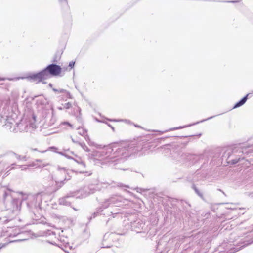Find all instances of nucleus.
Wrapping results in <instances>:
<instances>
[{"label": "nucleus", "mask_w": 253, "mask_h": 253, "mask_svg": "<svg viewBox=\"0 0 253 253\" xmlns=\"http://www.w3.org/2000/svg\"><path fill=\"white\" fill-rule=\"evenodd\" d=\"M70 179V177L69 176L68 178L67 177H65L64 179L63 180L61 181H58L56 180H55V187H54L53 189V192H56L59 189H60L61 188H62L64 185L66 183V182Z\"/></svg>", "instance_id": "nucleus-14"}, {"label": "nucleus", "mask_w": 253, "mask_h": 253, "mask_svg": "<svg viewBox=\"0 0 253 253\" xmlns=\"http://www.w3.org/2000/svg\"><path fill=\"white\" fill-rule=\"evenodd\" d=\"M71 106V103H66V106H65V107H66V108H69Z\"/></svg>", "instance_id": "nucleus-43"}, {"label": "nucleus", "mask_w": 253, "mask_h": 253, "mask_svg": "<svg viewBox=\"0 0 253 253\" xmlns=\"http://www.w3.org/2000/svg\"><path fill=\"white\" fill-rule=\"evenodd\" d=\"M251 95V93H248L244 97H243L240 100L237 102L233 107V109L238 108L244 105L247 101L248 96Z\"/></svg>", "instance_id": "nucleus-18"}, {"label": "nucleus", "mask_w": 253, "mask_h": 253, "mask_svg": "<svg viewBox=\"0 0 253 253\" xmlns=\"http://www.w3.org/2000/svg\"><path fill=\"white\" fill-rule=\"evenodd\" d=\"M6 155V154H0V159L4 157Z\"/></svg>", "instance_id": "nucleus-49"}, {"label": "nucleus", "mask_w": 253, "mask_h": 253, "mask_svg": "<svg viewBox=\"0 0 253 253\" xmlns=\"http://www.w3.org/2000/svg\"><path fill=\"white\" fill-rule=\"evenodd\" d=\"M75 161H76L77 163H78L79 164L81 165V166H82L84 168H85L86 165H85V163L83 161L81 158H79L78 159H74L73 158V159Z\"/></svg>", "instance_id": "nucleus-30"}, {"label": "nucleus", "mask_w": 253, "mask_h": 253, "mask_svg": "<svg viewBox=\"0 0 253 253\" xmlns=\"http://www.w3.org/2000/svg\"><path fill=\"white\" fill-rule=\"evenodd\" d=\"M63 3H65L67 6H68V0H63Z\"/></svg>", "instance_id": "nucleus-47"}, {"label": "nucleus", "mask_w": 253, "mask_h": 253, "mask_svg": "<svg viewBox=\"0 0 253 253\" xmlns=\"http://www.w3.org/2000/svg\"><path fill=\"white\" fill-rule=\"evenodd\" d=\"M49 149L54 150V151L56 152V153L59 154L62 156H65V157L69 159H73V157L71 155H74L75 156H77V155L74 154L73 151H70L69 149L64 150V151L57 152L55 151L56 150H57V148H56L55 147H50L49 148Z\"/></svg>", "instance_id": "nucleus-13"}, {"label": "nucleus", "mask_w": 253, "mask_h": 253, "mask_svg": "<svg viewBox=\"0 0 253 253\" xmlns=\"http://www.w3.org/2000/svg\"><path fill=\"white\" fill-rule=\"evenodd\" d=\"M135 147L129 143H113L102 149L93 152L92 156L96 164L107 165L116 169L126 170L121 165L126 158L135 152Z\"/></svg>", "instance_id": "nucleus-1"}, {"label": "nucleus", "mask_w": 253, "mask_h": 253, "mask_svg": "<svg viewBox=\"0 0 253 253\" xmlns=\"http://www.w3.org/2000/svg\"><path fill=\"white\" fill-rule=\"evenodd\" d=\"M217 115H215V116H212L210 117H209V118H208L207 119L202 120L200 121L196 122L195 123H193V124L189 125H188L187 126H180L179 127H175L171 128L169 129V130H166V131H164L163 132H168V131H173V130H177V129H181V128H184V127H187V126H192V125H196V124H199L200 123H202V122H205L206 121H207V120H209L210 119H212V118H213L214 117H215Z\"/></svg>", "instance_id": "nucleus-15"}, {"label": "nucleus", "mask_w": 253, "mask_h": 253, "mask_svg": "<svg viewBox=\"0 0 253 253\" xmlns=\"http://www.w3.org/2000/svg\"><path fill=\"white\" fill-rule=\"evenodd\" d=\"M238 2V1H228V2H231V3H235V2Z\"/></svg>", "instance_id": "nucleus-53"}, {"label": "nucleus", "mask_w": 253, "mask_h": 253, "mask_svg": "<svg viewBox=\"0 0 253 253\" xmlns=\"http://www.w3.org/2000/svg\"><path fill=\"white\" fill-rule=\"evenodd\" d=\"M79 145L86 152H89L90 150L89 148L86 146L84 142L83 143H79Z\"/></svg>", "instance_id": "nucleus-32"}, {"label": "nucleus", "mask_w": 253, "mask_h": 253, "mask_svg": "<svg viewBox=\"0 0 253 253\" xmlns=\"http://www.w3.org/2000/svg\"><path fill=\"white\" fill-rule=\"evenodd\" d=\"M228 209H234L233 208L231 207H227Z\"/></svg>", "instance_id": "nucleus-58"}, {"label": "nucleus", "mask_w": 253, "mask_h": 253, "mask_svg": "<svg viewBox=\"0 0 253 253\" xmlns=\"http://www.w3.org/2000/svg\"><path fill=\"white\" fill-rule=\"evenodd\" d=\"M36 161L37 162H42V160H41V159H37Z\"/></svg>", "instance_id": "nucleus-54"}, {"label": "nucleus", "mask_w": 253, "mask_h": 253, "mask_svg": "<svg viewBox=\"0 0 253 253\" xmlns=\"http://www.w3.org/2000/svg\"><path fill=\"white\" fill-rule=\"evenodd\" d=\"M6 79H7V80H8L9 81L12 80V79H10V78L6 79L5 78H0V81H5Z\"/></svg>", "instance_id": "nucleus-42"}, {"label": "nucleus", "mask_w": 253, "mask_h": 253, "mask_svg": "<svg viewBox=\"0 0 253 253\" xmlns=\"http://www.w3.org/2000/svg\"><path fill=\"white\" fill-rule=\"evenodd\" d=\"M30 150L31 151H38L40 153H45V152H46L47 151V150H38L37 148H30Z\"/></svg>", "instance_id": "nucleus-36"}, {"label": "nucleus", "mask_w": 253, "mask_h": 253, "mask_svg": "<svg viewBox=\"0 0 253 253\" xmlns=\"http://www.w3.org/2000/svg\"><path fill=\"white\" fill-rule=\"evenodd\" d=\"M184 206L187 209V211L186 212H188V211L190 209V207H191L189 203H188L187 202H185V203L184 204Z\"/></svg>", "instance_id": "nucleus-34"}, {"label": "nucleus", "mask_w": 253, "mask_h": 253, "mask_svg": "<svg viewBox=\"0 0 253 253\" xmlns=\"http://www.w3.org/2000/svg\"><path fill=\"white\" fill-rule=\"evenodd\" d=\"M21 167V166H18V168H20Z\"/></svg>", "instance_id": "nucleus-63"}, {"label": "nucleus", "mask_w": 253, "mask_h": 253, "mask_svg": "<svg viewBox=\"0 0 253 253\" xmlns=\"http://www.w3.org/2000/svg\"><path fill=\"white\" fill-rule=\"evenodd\" d=\"M72 141L73 143H76V144H79V143H80V142H78V141H77L76 140H75L73 138H72Z\"/></svg>", "instance_id": "nucleus-46"}, {"label": "nucleus", "mask_w": 253, "mask_h": 253, "mask_svg": "<svg viewBox=\"0 0 253 253\" xmlns=\"http://www.w3.org/2000/svg\"><path fill=\"white\" fill-rule=\"evenodd\" d=\"M128 203L129 201L122 196L117 194L112 195L109 198L105 199L101 203V206L97 208L96 211L89 218V220H90L92 218H95L99 214L100 215H102L103 216L108 217V219L106 221V224H107L112 217H114V216L113 215L119 213V212L113 213L112 211H110L106 213L104 211V209L111 206L123 207L128 206Z\"/></svg>", "instance_id": "nucleus-2"}, {"label": "nucleus", "mask_w": 253, "mask_h": 253, "mask_svg": "<svg viewBox=\"0 0 253 253\" xmlns=\"http://www.w3.org/2000/svg\"><path fill=\"white\" fill-rule=\"evenodd\" d=\"M85 140L88 142V144H90V140L89 136L87 134V133L84 136Z\"/></svg>", "instance_id": "nucleus-37"}, {"label": "nucleus", "mask_w": 253, "mask_h": 253, "mask_svg": "<svg viewBox=\"0 0 253 253\" xmlns=\"http://www.w3.org/2000/svg\"><path fill=\"white\" fill-rule=\"evenodd\" d=\"M68 199L66 196L59 198L58 200L59 204L61 205L71 207V203L68 200Z\"/></svg>", "instance_id": "nucleus-19"}, {"label": "nucleus", "mask_w": 253, "mask_h": 253, "mask_svg": "<svg viewBox=\"0 0 253 253\" xmlns=\"http://www.w3.org/2000/svg\"><path fill=\"white\" fill-rule=\"evenodd\" d=\"M166 154L170 153L171 157L177 161H191L195 163L199 159V156L194 154L183 152L182 147L175 144H166L161 147Z\"/></svg>", "instance_id": "nucleus-4"}, {"label": "nucleus", "mask_w": 253, "mask_h": 253, "mask_svg": "<svg viewBox=\"0 0 253 253\" xmlns=\"http://www.w3.org/2000/svg\"><path fill=\"white\" fill-rule=\"evenodd\" d=\"M79 130V134L83 136L85 135L87 133V130L85 129H84L80 126L77 128Z\"/></svg>", "instance_id": "nucleus-26"}, {"label": "nucleus", "mask_w": 253, "mask_h": 253, "mask_svg": "<svg viewBox=\"0 0 253 253\" xmlns=\"http://www.w3.org/2000/svg\"><path fill=\"white\" fill-rule=\"evenodd\" d=\"M8 195V192H5L3 195L4 198H5Z\"/></svg>", "instance_id": "nucleus-45"}, {"label": "nucleus", "mask_w": 253, "mask_h": 253, "mask_svg": "<svg viewBox=\"0 0 253 253\" xmlns=\"http://www.w3.org/2000/svg\"><path fill=\"white\" fill-rule=\"evenodd\" d=\"M32 120H30L29 123L24 122L23 121L20 122L15 123L14 119L11 116H5L2 118V125L6 128L9 130L11 132L14 133L19 132H28L32 129H35L36 126L35 122L36 121V116L32 114Z\"/></svg>", "instance_id": "nucleus-3"}, {"label": "nucleus", "mask_w": 253, "mask_h": 253, "mask_svg": "<svg viewBox=\"0 0 253 253\" xmlns=\"http://www.w3.org/2000/svg\"><path fill=\"white\" fill-rule=\"evenodd\" d=\"M1 217L0 216V220H1Z\"/></svg>", "instance_id": "nucleus-64"}, {"label": "nucleus", "mask_w": 253, "mask_h": 253, "mask_svg": "<svg viewBox=\"0 0 253 253\" xmlns=\"http://www.w3.org/2000/svg\"><path fill=\"white\" fill-rule=\"evenodd\" d=\"M48 86L52 89L53 88V84L51 83L49 84Z\"/></svg>", "instance_id": "nucleus-50"}, {"label": "nucleus", "mask_w": 253, "mask_h": 253, "mask_svg": "<svg viewBox=\"0 0 253 253\" xmlns=\"http://www.w3.org/2000/svg\"><path fill=\"white\" fill-rule=\"evenodd\" d=\"M10 153L14 155L15 157L19 161H25L27 160L26 157L25 156L20 155L13 152H11Z\"/></svg>", "instance_id": "nucleus-22"}, {"label": "nucleus", "mask_w": 253, "mask_h": 253, "mask_svg": "<svg viewBox=\"0 0 253 253\" xmlns=\"http://www.w3.org/2000/svg\"><path fill=\"white\" fill-rule=\"evenodd\" d=\"M244 223H241L240 225H239V229L242 230L243 228H245V229H246V227H245L244 226Z\"/></svg>", "instance_id": "nucleus-40"}, {"label": "nucleus", "mask_w": 253, "mask_h": 253, "mask_svg": "<svg viewBox=\"0 0 253 253\" xmlns=\"http://www.w3.org/2000/svg\"><path fill=\"white\" fill-rule=\"evenodd\" d=\"M64 124H67V125H68V126H70L72 127V124H71L70 123H69V122H64Z\"/></svg>", "instance_id": "nucleus-44"}, {"label": "nucleus", "mask_w": 253, "mask_h": 253, "mask_svg": "<svg viewBox=\"0 0 253 253\" xmlns=\"http://www.w3.org/2000/svg\"><path fill=\"white\" fill-rule=\"evenodd\" d=\"M56 121V119L53 116V111L52 112V118L50 120V125H53L55 123V122Z\"/></svg>", "instance_id": "nucleus-33"}, {"label": "nucleus", "mask_w": 253, "mask_h": 253, "mask_svg": "<svg viewBox=\"0 0 253 253\" xmlns=\"http://www.w3.org/2000/svg\"><path fill=\"white\" fill-rule=\"evenodd\" d=\"M4 115H3L1 113H0V125L2 124V118Z\"/></svg>", "instance_id": "nucleus-39"}, {"label": "nucleus", "mask_w": 253, "mask_h": 253, "mask_svg": "<svg viewBox=\"0 0 253 253\" xmlns=\"http://www.w3.org/2000/svg\"><path fill=\"white\" fill-rule=\"evenodd\" d=\"M48 163L43 164H42V166H41L40 167H41L43 168V167H46V166H48Z\"/></svg>", "instance_id": "nucleus-48"}, {"label": "nucleus", "mask_w": 253, "mask_h": 253, "mask_svg": "<svg viewBox=\"0 0 253 253\" xmlns=\"http://www.w3.org/2000/svg\"><path fill=\"white\" fill-rule=\"evenodd\" d=\"M73 209L75 210V211H77L78 210L77 209H76L75 208H73Z\"/></svg>", "instance_id": "nucleus-60"}, {"label": "nucleus", "mask_w": 253, "mask_h": 253, "mask_svg": "<svg viewBox=\"0 0 253 253\" xmlns=\"http://www.w3.org/2000/svg\"><path fill=\"white\" fill-rule=\"evenodd\" d=\"M101 185H103V187L105 188H107L108 186L110 185L111 187H119L121 188H129V186L123 184L121 183H115V182H112L110 184H109L108 183H101Z\"/></svg>", "instance_id": "nucleus-17"}, {"label": "nucleus", "mask_w": 253, "mask_h": 253, "mask_svg": "<svg viewBox=\"0 0 253 253\" xmlns=\"http://www.w3.org/2000/svg\"><path fill=\"white\" fill-rule=\"evenodd\" d=\"M75 62L74 61H71L69 63V66L71 67V68H73L74 66Z\"/></svg>", "instance_id": "nucleus-38"}, {"label": "nucleus", "mask_w": 253, "mask_h": 253, "mask_svg": "<svg viewBox=\"0 0 253 253\" xmlns=\"http://www.w3.org/2000/svg\"><path fill=\"white\" fill-rule=\"evenodd\" d=\"M115 236V234L113 233H107L104 235L103 240L102 242V248H110L113 246V244L111 242H109L108 244H106L105 241L106 240H109V242L112 240L113 237Z\"/></svg>", "instance_id": "nucleus-12"}, {"label": "nucleus", "mask_w": 253, "mask_h": 253, "mask_svg": "<svg viewBox=\"0 0 253 253\" xmlns=\"http://www.w3.org/2000/svg\"><path fill=\"white\" fill-rule=\"evenodd\" d=\"M44 195V193H40L33 195L30 194L27 197V207L35 216V217H32V218L35 220H37V218L39 217L38 216L36 215V212H38L39 210H41L42 198Z\"/></svg>", "instance_id": "nucleus-7"}, {"label": "nucleus", "mask_w": 253, "mask_h": 253, "mask_svg": "<svg viewBox=\"0 0 253 253\" xmlns=\"http://www.w3.org/2000/svg\"><path fill=\"white\" fill-rule=\"evenodd\" d=\"M3 222L4 223H6V222H8V220H7V219H6V220H4Z\"/></svg>", "instance_id": "nucleus-57"}, {"label": "nucleus", "mask_w": 253, "mask_h": 253, "mask_svg": "<svg viewBox=\"0 0 253 253\" xmlns=\"http://www.w3.org/2000/svg\"><path fill=\"white\" fill-rule=\"evenodd\" d=\"M124 224L125 226H128L127 229L130 228L137 233H147L151 226L135 213L128 214L124 220Z\"/></svg>", "instance_id": "nucleus-5"}, {"label": "nucleus", "mask_w": 253, "mask_h": 253, "mask_svg": "<svg viewBox=\"0 0 253 253\" xmlns=\"http://www.w3.org/2000/svg\"><path fill=\"white\" fill-rule=\"evenodd\" d=\"M47 79L52 77L59 76L62 71V68L60 66L55 63H52L47 65L45 68L42 69Z\"/></svg>", "instance_id": "nucleus-9"}, {"label": "nucleus", "mask_w": 253, "mask_h": 253, "mask_svg": "<svg viewBox=\"0 0 253 253\" xmlns=\"http://www.w3.org/2000/svg\"><path fill=\"white\" fill-rule=\"evenodd\" d=\"M52 90L56 93H64V96L63 98H72V96L70 93L64 89H57L55 88H52Z\"/></svg>", "instance_id": "nucleus-16"}, {"label": "nucleus", "mask_w": 253, "mask_h": 253, "mask_svg": "<svg viewBox=\"0 0 253 253\" xmlns=\"http://www.w3.org/2000/svg\"><path fill=\"white\" fill-rule=\"evenodd\" d=\"M96 121L99 122H103V121H99L98 119H96Z\"/></svg>", "instance_id": "nucleus-59"}, {"label": "nucleus", "mask_w": 253, "mask_h": 253, "mask_svg": "<svg viewBox=\"0 0 253 253\" xmlns=\"http://www.w3.org/2000/svg\"><path fill=\"white\" fill-rule=\"evenodd\" d=\"M99 184L96 186L90 185L88 189H81L77 190L78 192L77 199H83L86 197L90 194H92L95 191L99 190L100 189L99 187Z\"/></svg>", "instance_id": "nucleus-11"}, {"label": "nucleus", "mask_w": 253, "mask_h": 253, "mask_svg": "<svg viewBox=\"0 0 253 253\" xmlns=\"http://www.w3.org/2000/svg\"><path fill=\"white\" fill-rule=\"evenodd\" d=\"M80 173H88V172H87V171H83H83H80Z\"/></svg>", "instance_id": "nucleus-51"}, {"label": "nucleus", "mask_w": 253, "mask_h": 253, "mask_svg": "<svg viewBox=\"0 0 253 253\" xmlns=\"http://www.w3.org/2000/svg\"><path fill=\"white\" fill-rule=\"evenodd\" d=\"M107 120L110 121H115V122L117 121V120H115V119L114 120H112V119H107Z\"/></svg>", "instance_id": "nucleus-52"}, {"label": "nucleus", "mask_w": 253, "mask_h": 253, "mask_svg": "<svg viewBox=\"0 0 253 253\" xmlns=\"http://www.w3.org/2000/svg\"><path fill=\"white\" fill-rule=\"evenodd\" d=\"M57 170L58 171H63L64 173H66V169L65 167H61L60 166H58Z\"/></svg>", "instance_id": "nucleus-35"}, {"label": "nucleus", "mask_w": 253, "mask_h": 253, "mask_svg": "<svg viewBox=\"0 0 253 253\" xmlns=\"http://www.w3.org/2000/svg\"><path fill=\"white\" fill-rule=\"evenodd\" d=\"M193 177L192 179H190V177L188 178V180L191 181V182H195L196 181L199 180V177H198V174L197 173H195L193 174Z\"/></svg>", "instance_id": "nucleus-31"}, {"label": "nucleus", "mask_w": 253, "mask_h": 253, "mask_svg": "<svg viewBox=\"0 0 253 253\" xmlns=\"http://www.w3.org/2000/svg\"><path fill=\"white\" fill-rule=\"evenodd\" d=\"M77 194L78 192L76 191H70L65 196L67 197L68 198L71 197H76L77 199Z\"/></svg>", "instance_id": "nucleus-24"}, {"label": "nucleus", "mask_w": 253, "mask_h": 253, "mask_svg": "<svg viewBox=\"0 0 253 253\" xmlns=\"http://www.w3.org/2000/svg\"><path fill=\"white\" fill-rule=\"evenodd\" d=\"M244 234H248L247 237H253V225L249 227L248 231L246 233H244Z\"/></svg>", "instance_id": "nucleus-25"}, {"label": "nucleus", "mask_w": 253, "mask_h": 253, "mask_svg": "<svg viewBox=\"0 0 253 253\" xmlns=\"http://www.w3.org/2000/svg\"><path fill=\"white\" fill-rule=\"evenodd\" d=\"M192 189L194 190L195 192L201 198L203 199V193L199 190V189L196 187L195 184H192Z\"/></svg>", "instance_id": "nucleus-23"}, {"label": "nucleus", "mask_w": 253, "mask_h": 253, "mask_svg": "<svg viewBox=\"0 0 253 253\" xmlns=\"http://www.w3.org/2000/svg\"><path fill=\"white\" fill-rule=\"evenodd\" d=\"M16 166H17L16 163H12L10 166H8L4 170L5 171H6V173L5 174L8 175L9 174L8 173L9 171L12 169H17V168L15 167Z\"/></svg>", "instance_id": "nucleus-21"}, {"label": "nucleus", "mask_w": 253, "mask_h": 253, "mask_svg": "<svg viewBox=\"0 0 253 253\" xmlns=\"http://www.w3.org/2000/svg\"><path fill=\"white\" fill-rule=\"evenodd\" d=\"M110 127L111 128V129L113 130V131H114V127L110 124H108L107 123H105Z\"/></svg>", "instance_id": "nucleus-41"}, {"label": "nucleus", "mask_w": 253, "mask_h": 253, "mask_svg": "<svg viewBox=\"0 0 253 253\" xmlns=\"http://www.w3.org/2000/svg\"><path fill=\"white\" fill-rule=\"evenodd\" d=\"M251 150L248 148L235 147L232 150L228 149L222 156V159L225 158L228 164L234 165L244 159V157H242L243 154H248L252 152Z\"/></svg>", "instance_id": "nucleus-6"}, {"label": "nucleus", "mask_w": 253, "mask_h": 253, "mask_svg": "<svg viewBox=\"0 0 253 253\" xmlns=\"http://www.w3.org/2000/svg\"><path fill=\"white\" fill-rule=\"evenodd\" d=\"M253 243V239L244 240L242 242L240 241L239 244L230 248V249L226 243H223L218 247L217 250L219 253H234Z\"/></svg>", "instance_id": "nucleus-8"}, {"label": "nucleus", "mask_w": 253, "mask_h": 253, "mask_svg": "<svg viewBox=\"0 0 253 253\" xmlns=\"http://www.w3.org/2000/svg\"><path fill=\"white\" fill-rule=\"evenodd\" d=\"M22 79H25L29 81L36 83L42 82L43 84H45L46 82H43L42 81L47 80L43 70L37 73H30L26 77H22Z\"/></svg>", "instance_id": "nucleus-10"}, {"label": "nucleus", "mask_w": 253, "mask_h": 253, "mask_svg": "<svg viewBox=\"0 0 253 253\" xmlns=\"http://www.w3.org/2000/svg\"><path fill=\"white\" fill-rule=\"evenodd\" d=\"M27 169V168L25 167L22 169V170H26Z\"/></svg>", "instance_id": "nucleus-56"}, {"label": "nucleus", "mask_w": 253, "mask_h": 253, "mask_svg": "<svg viewBox=\"0 0 253 253\" xmlns=\"http://www.w3.org/2000/svg\"><path fill=\"white\" fill-rule=\"evenodd\" d=\"M78 111L79 112V115L77 116L76 118L79 123L81 124H82L83 120L81 116V109L80 107H78L77 108Z\"/></svg>", "instance_id": "nucleus-29"}, {"label": "nucleus", "mask_w": 253, "mask_h": 253, "mask_svg": "<svg viewBox=\"0 0 253 253\" xmlns=\"http://www.w3.org/2000/svg\"><path fill=\"white\" fill-rule=\"evenodd\" d=\"M60 55L59 54V53H56L53 59H52V62H53V63H57L58 62V61L60 60Z\"/></svg>", "instance_id": "nucleus-28"}, {"label": "nucleus", "mask_w": 253, "mask_h": 253, "mask_svg": "<svg viewBox=\"0 0 253 253\" xmlns=\"http://www.w3.org/2000/svg\"><path fill=\"white\" fill-rule=\"evenodd\" d=\"M3 246L0 247V250L2 248V247Z\"/></svg>", "instance_id": "nucleus-62"}, {"label": "nucleus", "mask_w": 253, "mask_h": 253, "mask_svg": "<svg viewBox=\"0 0 253 253\" xmlns=\"http://www.w3.org/2000/svg\"><path fill=\"white\" fill-rule=\"evenodd\" d=\"M48 243H49L50 244H52V245H55V243H54V242L49 241Z\"/></svg>", "instance_id": "nucleus-55"}, {"label": "nucleus", "mask_w": 253, "mask_h": 253, "mask_svg": "<svg viewBox=\"0 0 253 253\" xmlns=\"http://www.w3.org/2000/svg\"><path fill=\"white\" fill-rule=\"evenodd\" d=\"M44 224H47L48 225H49V223H46V222H45Z\"/></svg>", "instance_id": "nucleus-61"}, {"label": "nucleus", "mask_w": 253, "mask_h": 253, "mask_svg": "<svg viewBox=\"0 0 253 253\" xmlns=\"http://www.w3.org/2000/svg\"><path fill=\"white\" fill-rule=\"evenodd\" d=\"M21 233L20 232V230L17 227H14V229L13 230V233H10L8 234L9 237H16L20 235Z\"/></svg>", "instance_id": "nucleus-20"}, {"label": "nucleus", "mask_w": 253, "mask_h": 253, "mask_svg": "<svg viewBox=\"0 0 253 253\" xmlns=\"http://www.w3.org/2000/svg\"><path fill=\"white\" fill-rule=\"evenodd\" d=\"M51 235H55V233L54 232L51 231V230H47L46 231H44L43 232V236H49Z\"/></svg>", "instance_id": "nucleus-27"}]
</instances>
